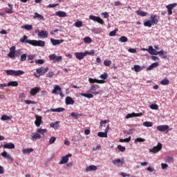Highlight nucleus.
<instances>
[{
	"mask_svg": "<svg viewBox=\"0 0 177 177\" xmlns=\"http://www.w3.org/2000/svg\"><path fill=\"white\" fill-rule=\"evenodd\" d=\"M100 88V86H99V85L97 84H93L90 86V88L88 90V93H80V96H83L84 97H87V99H92V97H93V95H100V93H102V91H97V89H99Z\"/></svg>",
	"mask_w": 177,
	"mask_h": 177,
	"instance_id": "f257e3e1",
	"label": "nucleus"
},
{
	"mask_svg": "<svg viewBox=\"0 0 177 177\" xmlns=\"http://www.w3.org/2000/svg\"><path fill=\"white\" fill-rule=\"evenodd\" d=\"M36 71L37 74H39V75L35 73V77H39L40 75H44V74H46V73L49 71V68L41 67L39 68H37Z\"/></svg>",
	"mask_w": 177,
	"mask_h": 177,
	"instance_id": "f03ea898",
	"label": "nucleus"
},
{
	"mask_svg": "<svg viewBox=\"0 0 177 177\" xmlns=\"http://www.w3.org/2000/svg\"><path fill=\"white\" fill-rule=\"evenodd\" d=\"M162 149V144L158 142V145L156 147H153L152 149H149L150 153H153L156 154V153H158L161 149Z\"/></svg>",
	"mask_w": 177,
	"mask_h": 177,
	"instance_id": "7ed1b4c3",
	"label": "nucleus"
},
{
	"mask_svg": "<svg viewBox=\"0 0 177 177\" xmlns=\"http://www.w3.org/2000/svg\"><path fill=\"white\" fill-rule=\"evenodd\" d=\"M89 19L90 20H93V21H97V23H99L100 24H104V21L100 17H96L95 15H90Z\"/></svg>",
	"mask_w": 177,
	"mask_h": 177,
	"instance_id": "20e7f679",
	"label": "nucleus"
},
{
	"mask_svg": "<svg viewBox=\"0 0 177 177\" xmlns=\"http://www.w3.org/2000/svg\"><path fill=\"white\" fill-rule=\"evenodd\" d=\"M32 46H45V41L42 40H32Z\"/></svg>",
	"mask_w": 177,
	"mask_h": 177,
	"instance_id": "39448f33",
	"label": "nucleus"
},
{
	"mask_svg": "<svg viewBox=\"0 0 177 177\" xmlns=\"http://www.w3.org/2000/svg\"><path fill=\"white\" fill-rule=\"evenodd\" d=\"M19 42L21 44H29V45H32V40H28V37H27V35H24L23 37L19 39Z\"/></svg>",
	"mask_w": 177,
	"mask_h": 177,
	"instance_id": "423d86ee",
	"label": "nucleus"
},
{
	"mask_svg": "<svg viewBox=\"0 0 177 177\" xmlns=\"http://www.w3.org/2000/svg\"><path fill=\"white\" fill-rule=\"evenodd\" d=\"M39 92H41L40 87H34L30 89V96H36V95L39 93Z\"/></svg>",
	"mask_w": 177,
	"mask_h": 177,
	"instance_id": "0eeeda50",
	"label": "nucleus"
},
{
	"mask_svg": "<svg viewBox=\"0 0 177 177\" xmlns=\"http://www.w3.org/2000/svg\"><path fill=\"white\" fill-rule=\"evenodd\" d=\"M152 55H155V56H157V55H160V56H162V59H167V53H165L164 50H161L160 51H157L155 50Z\"/></svg>",
	"mask_w": 177,
	"mask_h": 177,
	"instance_id": "6e6552de",
	"label": "nucleus"
},
{
	"mask_svg": "<svg viewBox=\"0 0 177 177\" xmlns=\"http://www.w3.org/2000/svg\"><path fill=\"white\" fill-rule=\"evenodd\" d=\"M160 16L156 15H151V22L152 23V24H158Z\"/></svg>",
	"mask_w": 177,
	"mask_h": 177,
	"instance_id": "1a4fd4ad",
	"label": "nucleus"
},
{
	"mask_svg": "<svg viewBox=\"0 0 177 177\" xmlns=\"http://www.w3.org/2000/svg\"><path fill=\"white\" fill-rule=\"evenodd\" d=\"M156 129L160 132H165V131H168L169 129V126L165 124V125H159L156 127Z\"/></svg>",
	"mask_w": 177,
	"mask_h": 177,
	"instance_id": "9d476101",
	"label": "nucleus"
},
{
	"mask_svg": "<svg viewBox=\"0 0 177 177\" xmlns=\"http://www.w3.org/2000/svg\"><path fill=\"white\" fill-rule=\"evenodd\" d=\"M142 115H143V113H135L134 112L132 113H129L125 116V118L127 120L129 119V118H132L133 117H142Z\"/></svg>",
	"mask_w": 177,
	"mask_h": 177,
	"instance_id": "9b49d317",
	"label": "nucleus"
},
{
	"mask_svg": "<svg viewBox=\"0 0 177 177\" xmlns=\"http://www.w3.org/2000/svg\"><path fill=\"white\" fill-rule=\"evenodd\" d=\"M35 118L36 120L35 121V125H36V127H40L41 124H42V116L35 115Z\"/></svg>",
	"mask_w": 177,
	"mask_h": 177,
	"instance_id": "f8f14e48",
	"label": "nucleus"
},
{
	"mask_svg": "<svg viewBox=\"0 0 177 177\" xmlns=\"http://www.w3.org/2000/svg\"><path fill=\"white\" fill-rule=\"evenodd\" d=\"M50 42L52 45H53L54 46H56V45H60V44H63V42H64V40L50 39Z\"/></svg>",
	"mask_w": 177,
	"mask_h": 177,
	"instance_id": "ddd939ff",
	"label": "nucleus"
},
{
	"mask_svg": "<svg viewBox=\"0 0 177 177\" xmlns=\"http://www.w3.org/2000/svg\"><path fill=\"white\" fill-rule=\"evenodd\" d=\"M75 56L76 59H78V60H82V59H84V57L86 56V54L85 52L75 53Z\"/></svg>",
	"mask_w": 177,
	"mask_h": 177,
	"instance_id": "4468645a",
	"label": "nucleus"
},
{
	"mask_svg": "<svg viewBox=\"0 0 177 177\" xmlns=\"http://www.w3.org/2000/svg\"><path fill=\"white\" fill-rule=\"evenodd\" d=\"M176 6V3L173 4H169L168 6H166V8L167 9V13L171 16L172 15V9Z\"/></svg>",
	"mask_w": 177,
	"mask_h": 177,
	"instance_id": "2eb2a0df",
	"label": "nucleus"
},
{
	"mask_svg": "<svg viewBox=\"0 0 177 177\" xmlns=\"http://www.w3.org/2000/svg\"><path fill=\"white\" fill-rule=\"evenodd\" d=\"M68 157H71V153H68L66 156H62L59 164H66V162H68Z\"/></svg>",
	"mask_w": 177,
	"mask_h": 177,
	"instance_id": "dca6fc26",
	"label": "nucleus"
},
{
	"mask_svg": "<svg viewBox=\"0 0 177 177\" xmlns=\"http://www.w3.org/2000/svg\"><path fill=\"white\" fill-rule=\"evenodd\" d=\"M1 156H2V157H4V158H6L9 161H13V158H12V156H10V155L9 153H8V152H6V151H3L1 153Z\"/></svg>",
	"mask_w": 177,
	"mask_h": 177,
	"instance_id": "f3484780",
	"label": "nucleus"
},
{
	"mask_svg": "<svg viewBox=\"0 0 177 177\" xmlns=\"http://www.w3.org/2000/svg\"><path fill=\"white\" fill-rule=\"evenodd\" d=\"M112 162L114 164V165H116V167H121V165L124 164V159L122 160L121 159L113 160Z\"/></svg>",
	"mask_w": 177,
	"mask_h": 177,
	"instance_id": "a211bd4d",
	"label": "nucleus"
},
{
	"mask_svg": "<svg viewBox=\"0 0 177 177\" xmlns=\"http://www.w3.org/2000/svg\"><path fill=\"white\" fill-rule=\"evenodd\" d=\"M42 138L40 134L37 133H32L31 135V140H33V142H35L37 139H41Z\"/></svg>",
	"mask_w": 177,
	"mask_h": 177,
	"instance_id": "6ab92c4d",
	"label": "nucleus"
},
{
	"mask_svg": "<svg viewBox=\"0 0 177 177\" xmlns=\"http://www.w3.org/2000/svg\"><path fill=\"white\" fill-rule=\"evenodd\" d=\"M48 31L45 30H41L38 33V37H39L40 38H48Z\"/></svg>",
	"mask_w": 177,
	"mask_h": 177,
	"instance_id": "aec40b11",
	"label": "nucleus"
},
{
	"mask_svg": "<svg viewBox=\"0 0 177 177\" xmlns=\"http://www.w3.org/2000/svg\"><path fill=\"white\" fill-rule=\"evenodd\" d=\"M55 15L58 16V17H67V13L64 11H57Z\"/></svg>",
	"mask_w": 177,
	"mask_h": 177,
	"instance_id": "412c9836",
	"label": "nucleus"
},
{
	"mask_svg": "<svg viewBox=\"0 0 177 177\" xmlns=\"http://www.w3.org/2000/svg\"><path fill=\"white\" fill-rule=\"evenodd\" d=\"M75 103V101L71 98V97H66V104L68 106V104H74Z\"/></svg>",
	"mask_w": 177,
	"mask_h": 177,
	"instance_id": "4be33fe9",
	"label": "nucleus"
},
{
	"mask_svg": "<svg viewBox=\"0 0 177 177\" xmlns=\"http://www.w3.org/2000/svg\"><path fill=\"white\" fill-rule=\"evenodd\" d=\"M37 132L39 134L42 135L43 138H45V133L48 132V130L46 129H39Z\"/></svg>",
	"mask_w": 177,
	"mask_h": 177,
	"instance_id": "5701e85b",
	"label": "nucleus"
},
{
	"mask_svg": "<svg viewBox=\"0 0 177 177\" xmlns=\"http://www.w3.org/2000/svg\"><path fill=\"white\" fill-rule=\"evenodd\" d=\"M57 92H62V88H60V86L58 85H56L54 89L52 91V93L54 95H57Z\"/></svg>",
	"mask_w": 177,
	"mask_h": 177,
	"instance_id": "b1692460",
	"label": "nucleus"
},
{
	"mask_svg": "<svg viewBox=\"0 0 177 177\" xmlns=\"http://www.w3.org/2000/svg\"><path fill=\"white\" fill-rule=\"evenodd\" d=\"M97 169V167L95 165H90L86 168V172H90V171H96Z\"/></svg>",
	"mask_w": 177,
	"mask_h": 177,
	"instance_id": "393cba45",
	"label": "nucleus"
},
{
	"mask_svg": "<svg viewBox=\"0 0 177 177\" xmlns=\"http://www.w3.org/2000/svg\"><path fill=\"white\" fill-rule=\"evenodd\" d=\"M35 19H38V20H43V21H45V17L42 16L41 15H39L38 12H35Z\"/></svg>",
	"mask_w": 177,
	"mask_h": 177,
	"instance_id": "a878e982",
	"label": "nucleus"
},
{
	"mask_svg": "<svg viewBox=\"0 0 177 177\" xmlns=\"http://www.w3.org/2000/svg\"><path fill=\"white\" fill-rule=\"evenodd\" d=\"M4 149H15V144L9 142L3 145Z\"/></svg>",
	"mask_w": 177,
	"mask_h": 177,
	"instance_id": "bb28decb",
	"label": "nucleus"
},
{
	"mask_svg": "<svg viewBox=\"0 0 177 177\" xmlns=\"http://www.w3.org/2000/svg\"><path fill=\"white\" fill-rule=\"evenodd\" d=\"M156 67H158V62H154L151 64L147 68L148 71H150V70H153V68H156Z\"/></svg>",
	"mask_w": 177,
	"mask_h": 177,
	"instance_id": "cd10ccee",
	"label": "nucleus"
},
{
	"mask_svg": "<svg viewBox=\"0 0 177 177\" xmlns=\"http://www.w3.org/2000/svg\"><path fill=\"white\" fill-rule=\"evenodd\" d=\"M50 127L54 129H59V121H56L54 123H50Z\"/></svg>",
	"mask_w": 177,
	"mask_h": 177,
	"instance_id": "c85d7f7f",
	"label": "nucleus"
},
{
	"mask_svg": "<svg viewBox=\"0 0 177 177\" xmlns=\"http://www.w3.org/2000/svg\"><path fill=\"white\" fill-rule=\"evenodd\" d=\"M8 6L10 9L6 10L5 12L8 15H12V13H13V5L8 3Z\"/></svg>",
	"mask_w": 177,
	"mask_h": 177,
	"instance_id": "c756f323",
	"label": "nucleus"
},
{
	"mask_svg": "<svg viewBox=\"0 0 177 177\" xmlns=\"http://www.w3.org/2000/svg\"><path fill=\"white\" fill-rule=\"evenodd\" d=\"M1 121H10V120H12V117L7 115H3L1 118Z\"/></svg>",
	"mask_w": 177,
	"mask_h": 177,
	"instance_id": "7c9ffc66",
	"label": "nucleus"
},
{
	"mask_svg": "<svg viewBox=\"0 0 177 177\" xmlns=\"http://www.w3.org/2000/svg\"><path fill=\"white\" fill-rule=\"evenodd\" d=\"M155 50L156 49L153 48V46H149V49H145V48L142 49V50H147L149 55H153V53H154L155 52Z\"/></svg>",
	"mask_w": 177,
	"mask_h": 177,
	"instance_id": "2f4dec72",
	"label": "nucleus"
},
{
	"mask_svg": "<svg viewBox=\"0 0 177 177\" xmlns=\"http://www.w3.org/2000/svg\"><path fill=\"white\" fill-rule=\"evenodd\" d=\"M136 13H137L138 16H142V17H145V16H147V12H146L145 11H142L140 10H137Z\"/></svg>",
	"mask_w": 177,
	"mask_h": 177,
	"instance_id": "473e14b6",
	"label": "nucleus"
},
{
	"mask_svg": "<svg viewBox=\"0 0 177 177\" xmlns=\"http://www.w3.org/2000/svg\"><path fill=\"white\" fill-rule=\"evenodd\" d=\"M22 151L23 154H30V153H32V151H34V149L32 148H28L24 149Z\"/></svg>",
	"mask_w": 177,
	"mask_h": 177,
	"instance_id": "72a5a7b5",
	"label": "nucleus"
},
{
	"mask_svg": "<svg viewBox=\"0 0 177 177\" xmlns=\"http://www.w3.org/2000/svg\"><path fill=\"white\" fill-rule=\"evenodd\" d=\"M24 74V71H14V76L15 77H19V75H23Z\"/></svg>",
	"mask_w": 177,
	"mask_h": 177,
	"instance_id": "f704fd0d",
	"label": "nucleus"
},
{
	"mask_svg": "<svg viewBox=\"0 0 177 177\" xmlns=\"http://www.w3.org/2000/svg\"><path fill=\"white\" fill-rule=\"evenodd\" d=\"M8 86H18L19 83L16 81L10 82L7 84Z\"/></svg>",
	"mask_w": 177,
	"mask_h": 177,
	"instance_id": "c9c22d12",
	"label": "nucleus"
},
{
	"mask_svg": "<svg viewBox=\"0 0 177 177\" xmlns=\"http://www.w3.org/2000/svg\"><path fill=\"white\" fill-rule=\"evenodd\" d=\"M21 28H24L25 30H27L28 31H31V30H32V25L26 24L25 26H22Z\"/></svg>",
	"mask_w": 177,
	"mask_h": 177,
	"instance_id": "e433bc0d",
	"label": "nucleus"
},
{
	"mask_svg": "<svg viewBox=\"0 0 177 177\" xmlns=\"http://www.w3.org/2000/svg\"><path fill=\"white\" fill-rule=\"evenodd\" d=\"M119 142H120V143H129V142H131V136H129V138H124V139H120Z\"/></svg>",
	"mask_w": 177,
	"mask_h": 177,
	"instance_id": "4c0bfd02",
	"label": "nucleus"
},
{
	"mask_svg": "<svg viewBox=\"0 0 177 177\" xmlns=\"http://www.w3.org/2000/svg\"><path fill=\"white\" fill-rule=\"evenodd\" d=\"M142 125L144 127H147V128H150V127H153V123L151 122H144L142 123Z\"/></svg>",
	"mask_w": 177,
	"mask_h": 177,
	"instance_id": "58836bf2",
	"label": "nucleus"
},
{
	"mask_svg": "<svg viewBox=\"0 0 177 177\" xmlns=\"http://www.w3.org/2000/svg\"><path fill=\"white\" fill-rule=\"evenodd\" d=\"M160 84L161 85H168V84H169V80L168 79L165 78L160 82Z\"/></svg>",
	"mask_w": 177,
	"mask_h": 177,
	"instance_id": "ea45409f",
	"label": "nucleus"
},
{
	"mask_svg": "<svg viewBox=\"0 0 177 177\" xmlns=\"http://www.w3.org/2000/svg\"><path fill=\"white\" fill-rule=\"evenodd\" d=\"M97 136L100 137V138H107V133L105 132H99L97 133Z\"/></svg>",
	"mask_w": 177,
	"mask_h": 177,
	"instance_id": "a19ab883",
	"label": "nucleus"
},
{
	"mask_svg": "<svg viewBox=\"0 0 177 177\" xmlns=\"http://www.w3.org/2000/svg\"><path fill=\"white\" fill-rule=\"evenodd\" d=\"M84 42L85 44H91L92 42V39L89 37H84Z\"/></svg>",
	"mask_w": 177,
	"mask_h": 177,
	"instance_id": "79ce46f5",
	"label": "nucleus"
},
{
	"mask_svg": "<svg viewBox=\"0 0 177 177\" xmlns=\"http://www.w3.org/2000/svg\"><path fill=\"white\" fill-rule=\"evenodd\" d=\"M6 74H7V75H14L15 76V70H6Z\"/></svg>",
	"mask_w": 177,
	"mask_h": 177,
	"instance_id": "37998d69",
	"label": "nucleus"
},
{
	"mask_svg": "<svg viewBox=\"0 0 177 177\" xmlns=\"http://www.w3.org/2000/svg\"><path fill=\"white\" fill-rule=\"evenodd\" d=\"M153 25L151 21H147L144 23V26L145 27H151V26Z\"/></svg>",
	"mask_w": 177,
	"mask_h": 177,
	"instance_id": "c03bdc74",
	"label": "nucleus"
},
{
	"mask_svg": "<svg viewBox=\"0 0 177 177\" xmlns=\"http://www.w3.org/2000/svg\"><path fill=\"white\" fill-rule=\"evenodd\" d=\"M150 109H151V110H158V105L156 104H152L149 106Z\"/></svg>",
	"mask_w": 177,
	"mask_h": 177,
	"instance_id": "a18cd8bd",
	"label": "nucleus"
},
{
	"mask_svg": "<svg viewBox=\"0 0 177 177\" xmlns=\"http://www.w3.org/2000/svg\"><path fill=\"white\" fill-rule=\"evenodd\" d=\"M119 41L120 42H127L128 41V38L125 36H122L120 39Z\"/></svg>",
	"mask_w": 177,
	"mask_h": 177,
	"instance_id": "49530a36",
	"label": "nucleus"
},
{
	"mask_svg": "<svg viewBox=\"0 0 177 177\" xmlns=\"http://www.w3.org/2000/svg\"><path fill=\"white\" fill-rule=\"evenodd\" d=\"M88 82H90V84H97V79H93L92 77H89L88 78Z\"/></svg>",
	"mask_w": 177,
	"mask_h": 177,
	"instance_id": "de8ad7c7",
	"label": "nucleus"
},
{
	"mask_svg": "<svg viewBox=\"0 0 177 177\" xmlns=\"http://www.w3.org/2000/svg\"><path fill=\"white\" fill-rule=\"evenodd\" d=\"M100 77L102 80H107L109 77V74H107V73H104V74L100 75Z\"/></svg>",
	"mask_w": 177,
	"mask_h": 177,
	"instance_id": "09e8293b",
	"label": "nucleus"
},
{
	"mask_svg": "<svg viewBox=\"0 0 177 177\" xmlns=\"http://www.w3.org/2000/svg\"><path fill=\"white\" fill-rule=\"evenodd\" d=\"M104 65L106 66V67H109V66H111V60H104Z\"/></svg>",
	"mask_w": 177,
	"mask_h": 177,
	"instance_id": "8fccbe9b",
	"label": "nucleus"
},
{
	"mask_svg": "<svg viewBox=\"0 0 177 177\" xmlns=\"http://www.w3.org/2000/svg\"><path fill=\"white\" fill-rule=\"evenodd\" d=\"M136 73H139V71H140V70H142V68H140V66L139 65H135L133 67Z\"/></svg>",
	"mask_w": 177,
	"mask_h": 177,
	"instance_id": "3c124183",
	"label": "nucleus"
},
{
	"mask_svg": "<svg viewBox=\"0 0 177 177\" xmlns=\"http://www.w3.org/2000/svg\"><path fill=\"white\" fill-rule=\"evenodd\" d=\"M26 104H37V102L26 100H25Z\"/></svg>",
	"mask_w": 177,
	"mask_h": 177,
	"instance_id": "603ef678",
	"label": "nucleus"
},
{
	"mask_svg": "<svg viewBox=\"0 0 177 177\" xmlns=\"http://www.w3.org/2000/svg\"><path fill=\"white\" fill-rule=\"evenodd\" d=\"M146 142V140L142 138H138L135 140V143Z\"/></svg>",
	"mask_w": 177,
	"mask_h": 177,
	"instance_id": "864d4df0",
	"label": "nucleus"
},
{
	"mask_svg": "<svg viewBox=\"0 0 177 177\" xmlns=\"http://www.w3.org/2000/svg\"><path fill=\"white\" fill-rule=\"evenodd\" d=\"M55 142H56V137H55V136L51 137L49 140L50 145H53V143H55Z\"/></svg>",
	"mask_w": 177,
	"mask_h": 177,
	"instance_id": "5fc2aeb1",
	"label": "nucleus"
},
{
	"mask_svg": "<svg viewBox=\"0 0 177 177\" xmlns=\"http://www.w3.org/2000/svg\"><path fill=\"white\" fill-rule=\"evenodd\" d=\"M86 53V56L87 55H89L90 56H93V55H95V50H91V51H85Z\"/></svg>",
	"mask_w": 177,
	"mask_h": 177,
	"instance_id": "6e6d98bb",
	"label": "nucleus"
},
{
	"mask_svg": "<svg viewBox=\"0 0 177 177\" xmlns=\"http://www.w3.org/2000/svg\"><path fill=\"white\" fill-rule=\"evenodd\" d=\"M75 27H77V28H80V27H82V21H79L75 23Z\"/></svg>",
	"mask_w": 177,
	"mask_h": 177,
	"instance_id": "4d7b16f0",
	"label": "nucleus"
},
{
	"mask_svg": "<svg viewBox=\"0 0 177 177\" xmlns=\"http://www.w3.org/2000/svg\"><path fill=\"white\" fill-rule=\"evenodd\" d=\"M110 120H102L100 123V128H102V127H103V124H106L107 122H109Z\"/></svg>",
	"mask_w": 177,
	"mask_h": 177,
	"instance_id": "13d9d810",
	"label": "nucleus"
},
{
	"mask_svg": "<svg viewBox=\"0 0 177 177\" xmlns=\"http://www.w3.org/2000/svg\"><path fill=\"white\" fill-rule=\"evenodd\" d=\"M165 160L166 162H172V161H174V158L172 156H167Z\"/></svg>",
	"mask_w": 177,
	"mask_h": 177,
	"instance_id": "bf43d9fd",
	"label": "nucleus"
},
{
	"mask_svg": "<svg viewBox=\"0 0 177 177\" xmlns=\"http://www.w3.org/2000/svg\"><path fill=\"white\" fill-rule=\"evenodd\" d=\"M71 117H73V118H75L77 120V118H79V117H81V115L73 112L71 113Z\"/></svg>",
	"mask_w": 177,
	"mask_h": 177,
	"instance_id": "052dcab7",
	"label": "nucleus"
},
{
	"mask_svg": "<svg viewBox=\"0 0 177 177\" xmlns=\"http://www.w3.org/2000/svg\"><path fill=\"white\" fill-rule=\"evenodd\" d=\"M26 60H27V54L21 55V62H26Z\"/></svg>",
	"mask_w": 177,
	"mask_h": 177,
	"instance_id": "680f3d73",
	"label": "nucleus"
},
{
	"mask_svg": "<svg viewBox=\"0 0 177 177\" xmlns=\"http://www.w3.org/2000/svg\"><path fill=\"white\" fill-rule=\"evenodd\" d=\"M53 75H55V73H53V72H52V71H49L47 73L46 77H47V78H52V77H53Z\"/></svg>",
	"mask_w": 177,
	"mask_h": 177,
	"instance_id": "e2e57ef3",
	"label": "nucleus"
},
{
	"mask_svg": "<svg viewBox=\"0 0 177 177\" xmlns=\"http://www.w3.org/2000/svg\"><path fill=\"white\" fill-rule=\"evenodd\" d=\"M8 57H10L11 59H15V53L10 52L8 55Z\"/></svg>",
	"mask_w": 177,
	"mask_h": 177,
	"instance_id": "0e129e2a",
	"label": "nucleus"
},
{
	"mask_svg": "<svg viewBox=\"0 0 177 177\" xmlns=\"http://www.w3.org/2000/svg\"><path fill=\"white\" fill-rule=\"evenodd\" d=\"M36 64H44L45 63V61L44 59H37L35 61Z\"/></svg>",
	"mask_w": 177,
	"mask_h": 177,
	"instance_id": "69168bd1",
	"label": "nucleus"
},
{
	"mask_svg": "<svg viewBox=\"0 0 177 177\" xmlns=\"http://www.w3.org/2000/svg\"><path fill=\"white\" fill-rule=\"evenodd\" d=\"M118 149L120 151H125L126 150L125 147H122V145H118Z\"/></svg>",
	"mask_w": 177,
	"mask_h": 177,
	"instance_id": "338daca9",
	"label": "nucleus"
},
{
	"mask_svg": "<svg viewBox=\"0 0 177 177\" xmlns=\"http://www.w3.org/2000/svg\"><path fill=\"white\" fill-rule=\"evenodd\" d=\"M56 55H55V54H51V55H49V59H50V60H54L55 61V59H56Z\"/></svg>",
	"mask_w": 177,
	"mask_h": 177,
	"instance_id": "774afa93",
	"label": "nucleus"
}]
</instances>
